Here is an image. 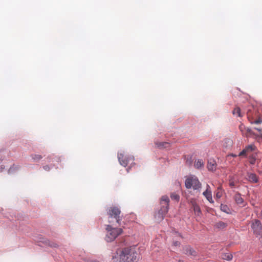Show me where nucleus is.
Segmentation results:
<instances>
[{"instance_id": "obj_1", "label": "nucleus", "mask_w": 262, "mask_h": 262, "mask_svg": "<svg viewBox=\"0 0 262 262\" xmlns=\"http://www.w3.org/2000/svg\"><path fill=\"white\" fill-rule=\"evenodd\" d=\"M138 254L132 249L125 248L118 250L113 256V262H137Z\"/></svg>"}, {"instance_id": "obj_2", "label": "nucleus", "mask_w": 262, "mask_h": 262, "mask_svg": "<svg viewBox=\"0 0 262 262\" xmlns=\"http://www.w3.org/2000/svg\"><path fill=\"white\" fill-rule=\"evenodd\" d=\"M108 224L121 225L123 216L121 210L116 206H112L106 210Z\"/></svg>"}, {"instance_id": "obj_3", "label": "nucleus", "mask_w": 262, "mask_h": 262, "mask_svg": "<svg viewBox=\"0 0 262 262\" xmlns=\"http://www.w3.org/2000/svg\"><path fill=\"white\" fill-rule=\"evenodd\" d=\"M120 225H113L108 224L106 226V234L105 240L108 242L114 241L119 235L123 232V230L118 227Z\"/></svg>"}, {"instance_id": "obj_4", "label": "nucleus", "mask_w": 262, "mask_h": 262, "mask_svg": "<svg viewBox=\"0 0 262 262\" xmlns=\"http://www.w3.org/2000/svg\"><path fill=\"white\" fill-rule=\"evenodd\" d=\"M169 199L167 195L163 196L161 199V208L156 215L159 220H163L168 211Z\"/></svg>"}, {"instance_id": "obj_5", "label": "nucleus", "mask_w": 262, "mask_h": 262, "mask_svg": "<svg viewBox=\"0 0 262 262\" xmlns=\"http://www.w3.org/2000/svg\"><path fill=\"white\" fill-rule=\"evenodd\" d=\"M185 185L187 188L189 189L192 187L194 190L200 189L202 185L195 176H190L187 178L185 181Z\"/></svg>"}, {"instance_id": "obj_6", "label": "nucleus", "mask_w": 262, "mask_h": 262, "mask_svg": "<svg viewBox=\"0 0 262 262\" xmlns=\"http://www.w3.org/2000/svg\"><path fill=\"white\" fill-rule=\"evenodd\" d=\"M251 227L255 235L258 236L261 234L262 226L259 221L256 220L252 222Z\"/></svg>"}, {"instance_id": "obj_7", "label": "nucleus", "mask_w": 262, "mask_h": 262, "mask_svg": "<svg viewBox=\"0 0 262 262\" xmlns=\"http://www.w3.org/2000/svg\"><path fill=\"white\" fill-rule=\"evenodd\" d=\"M118 160L120 164L124 167L126 166L130 161L134 160L133 157H127L123 153H120L118 155Z\"/></svg>"}, {"instance_id": "obj_8", "label": "nucleus", "mask_w": 262, "mask_h": 262, "mask_svg": "<svg viewBox=\"0 0 262 262\" xmlns=\"http://www.w3.org/2000/svg\"><path fill=\"white\" fill-rule=\"evenodd\" d=\"M203 194L210 203H214V201L212 199V192L210 190V187L209 185H207L206 190L203 193Z\"/></svg>"}, {"instance_id": "obj_9", "label": "nucleus", "mask_w": 262, "mask_h": 262, "mask_svg": "<svg viewBox=\"0 0 262 262\" xmlns=\"http://www.w3.org/2000/svg\"><path fill=\"white\" fill-rule=\"evenodd\" d=\"M234 199L237 204L242 206H244L245 202L244 199L239 193L237 192L234 195Z\"/></svg>"}, {"instance_id": "obj_10", "label": "nucleus", "mask_w": 262, "mask_h": 262, "mask_svg": "<svg viewBox=\"0 0 262 262\" xmlns=\"http://www.w3.org/2000/svg\"><path fill=\"white\" fill-rule=\"evenodd\" d=\"M248 180L249 181H250L251 183H257L258 181V179L257 176L255 174L253 173H248Z\"/></svg>"}, {"instance_id": "obj_11", "label": "nucleus", "mask_w": 262, "mask_h": 262, "mask_svg": "<svg viewBox=\"0 0 262 262\" xmlns=\"http://www.w3.org/2000/svg\"><path fill=\"white\" fill-rule=\"evenodd\" d=\"M207 168L209 170L214 171L216 169V163L214 161H208L207 163Z\"/></svg>"}, {"instance_id": "obj_12", "label": "nucleus", "mask_w": 262, "mask_h": 262, "mask_svg": "<svg viewBox=\"0 0 262 262\" xmlns=\"http://www.w3.org/2000/svg\"><path fill=\"white\" fill-rule=\"evenodd\" d=\"M224 190L223 189L222 186H219L217 187L216 192L215 193V197L217 199H220L224 193Z\"/></svg>"}, {"instance_id": "obj_13", "label": "nucleus", "mask_w": 262, "mask_h": 262, "mask_svg": "<svg viewBox=\"0 0 262 262\" xmlns=\"http://www.w3.org/2000/svg\"><path fill=\"white\" fill-rule=\"evenodd\" d=\"M227 226V224L222 221L216 223L215 227L220 229H223Z\"/></svg>"}, {"instance_id": "obj_14", "label": "nucleus", "mask_w": 262, "mask_h": 262, "mask_svg": "<svg viewBox=\"0 0 262 262\" xmlns=\"http://www.w3.org/2000/svg\"><path fill=\"white\" fill-rule=\"evenodd\" d=\"M204 162L203 160H198L195 162L194 166L196 168H200L204 166Z\"/></svg>"}, {"instance_id": "obj_15", "label": "nucleus", "mask_w": 262, "mask_h": 262, "mask_svg": "<svg viewBox=\"0 0 262 262\" xmlns=\"http://www.w3.org/2000/svg\"><path fill=\"white\" fill-rule=\"evenodd\" d=\"M193 211L194 212V213L196 215L200 216L202 214V212L201 210V208L199 205H196L195 207H193L192 208Z\"/></svg>"}, {"instance_id": "obj_16", "label": "nucleus", "mask_w": 262, "mask_h": 262, "mask_svg": "<svg viewBox=\"0 0 262 262\" xmlns=\"http://www.w3.org/2000/svg\"><path fill=\"white\" fill-rule=\"evenodd\" d=\"M232 113L234 115H236L238 117H242L241 114V109L239 107H236L232 111Z\"/></svg>"}, {"instance_id": "obj_17", "label": "nucleus", "mask_w": 262, "mask_h": 262, "mask_svg": "<svg viewBox=\"0 0 262 262\" xmlns=\"http://www.w3.org/2000/svg\"><path fill=\"white\" fill-rule=\"evenodd\" d=\"M220 207H221V210L222 211L225 212L227 213H228L230 211L229 208L226 205L221 204Z\"/></svg>"}, {"instance_id": "obj_18", "label": "nucleus", "mask_w": 262, "mask_h": 262, "mask_svg": "<svg viewBox=\"0 0 262 262\" xmlns=\"http://www.w3.org/2000/svg\"><path fill=\"white\" fill-rule=\"evenodd\" d=\"M254 135L255 134L251 129L247 128V129H246V131L244 136H245L246 137H251Z\"/></svg>"}, {"instance_id": "obj_19", "label": "nucleus", "mask_w": 262, "mask_h": 262, "mask_svg": "<svg viewBox=\"0 0 262 262\" xmlns=\"http://www.w3.org/2000/svg\"><path fill=\"white\" fill-rule=\"evenodd\" d=\"M239 129L241 132L242 135L244 136L246 131V129H247V128L245 126L243 123H241L239 126Z\"/></svg>"}, {"instance_id": "obj_20", "label": "nucleus", "mask_w": 262, "mask_h": 262, "mask_svg": "<svg viewBox=\"0 0 262 262\" xmlns=\"http://www.w3.org/2000/svg\"><path fill=\"white\" fill-rule=\"evenodd\" d=\"M186 254L195 256L196 254V252L192 248H187Z\"/></svg>"}, {"instance_id": "obj_21", "label": "nucleus", "mask_w": 262, "mask_h": 262, "mask_svg": "<svg viewBox=\"0 0 262 262\" xmlns=\"http://www.w3.org/2000/svg\"><path fill=\"white\" fill-rule=\"evenodd\" d=\"M31 157H32V159L35 161H38L42 158L41 156L39 155H36V154L32 155L31 156Z\"/></svg>"}, {"instance_id": "obj_22", "label": "nucleus", "mask_w": 262, "mask_h": 262, "mask_svg": "<svg viewBox=\"0 0 262 262\" xmlns=\"http://www.w3.org/2000/svg\"><path fill=\"white\" fill-rule=\"evenodd\" d=\"M170 198L172 200H176V201H179L180 196L175 193H172L170 195Z\"/></svg>"}, {"instance_id": "obj_23", "label": "nucleus", "mask_w": 262, "mask_h": 262, "mask_svg": "<svg viewBox=\"0 0 262 262\" xmlns=\"http://www.w3.org/2000/svg\"><path fill=\"white\" fill-rule=\"evenodd\" d=\"M255 148V146L253 145H249L246 147L245 149L249 153V152H251L253 150H254Z\"/></svg>"}, {"instance_id": "obj_24", "label": "nucleus", "mask_w": 262, "mask_h": 262, "mask_svg": "<svg viewBox=\"0 0 262 262\" xmlns=\"http://www.w3.org/2000/svg\"><path fill=\"white\" fill-rule=\"evenodd\" d=\"M157 145L158 147H162L166 148L169 146V143L167 142H162V143H159V144L157 143Z\"/></svg>"}, {"instance_id": "obj_25", "label": "nucleus", "mask_w": 262, "mask_h": 262, "mask_svg": "<svg viewBox=\"0 0 262 262\" xmlns=\"http://www.w3.org/2000/svg\"><path fill=\"white\" fill-rule=\"evenodd\" d=\"M190 204L191 205V208L192 209L193 207H195L196 205H198V203L196 202V201L194 199H192L190 200Z\"/></svg>"}, {"instance_id": "obj_26", "label": "nucleus", "mask_w": 262, "mask_h": 262, "mask_svg": "<svg viewBox=\"0 0 262 262\" xmlns=\"http://www.w3.org/2000/svg\"><path fill=\"white\" fill-rule=\"evenodd\" d=\"M223 258L224 259H226L227 260H230L232 259V254H231L230 253L225 254L223 256Z\"/></svg>"}, {"instance_id": "obj_27", "label": "nucleus", "mask_w": 262, "mask_h": 262, "mask_svg": "<svg viewBox=\"0 0 262 262\" xmlns=\"http://www.w3.org/2000/svg\"><path fill=\"white\" fill-rule=\"evenodd\" d=\"M261 122L262 119L260 118H259L258 119L254 121H251V124H260Z\"/></svg>"}, {"instance_id": "obj_28", "label": "nucleus", "mask_w": 262, "mask_h": 262, "mask_svg": "<svg viewBox=\"0 0 262 262\" xmlns=\"http://www.w3.org/2000/svg\"><path fill=\"white\" fill-rule=\"evenodd\" d=\"M248 152L246 150L245 148L239 152L238 156H246Z\"/></svg>"}, {"instance_id": "obj_29", "label": "nucleus", "mask_w": 262, "mask_h": 262, "mask_svg": "<svg viewBox=\"0 0 262 262\" xmlns=\"http://www.w3.org/2000/svg\"><path fill=\"white\" fill-rule=\"evenodd\" d=\"M229 185L231 187H234L235 186L234 182L233 181H232V180H230Z\"/></svg>"}, {"instance_id": "obj_30", "label": "nucleus", "mask_w": 262, "mask_h": 262, "mask_svg": "<svg viewBox=\"0 0 262 262\" xmlns=\"http://www.w3.org/2000/svg\"><path fill=\"white\" fill-rule=\"evenodd\" d=\"M250 112H251L250 110H249L248 111V112H247V116H248V118L249 120H250V116H251Z\"/></svg>"}, {"instance_id": "obj_31", "label": "nucleus", "mask_w": 262, "mask_h": 262, "mask_svg": "<svg viewBox=\"0 0 262 262\" xmlns=\"http://www.w3.org/2000/svg\"><path fill=\"white\" fill-rule=\"evenodd\" d=\"M254 129L257 130L259 133H261L262 132V129L261 128L254 127Z\"/></svg>"}, {"instance_id": "obj_32", "label": "nucleus", "mask_w": 262, "mask_h": 262, "mask_svg": "<svg viewBox=\"0 0 262 262\" xmlns=\"http://www.w3.org/2000/svg\"><path fill=\"white\" fill-rule=\"evenodd\" d=\"M43 168H44V169H45V170H49V169H50V168H49V167L48 165L45 166L43 167Z\"/></svg>"}, {"instance_id": "obj_33", "label": "nucleus", "mask_w": 262, "mask_h": 262, "mask_svg": "<svg viewBox=\"0 0 262 262\" xmlns=\"http://www.w3.org/2000/svg\"><path fill=\"white\" fill-rule=\"evenodd\" d=\"M50 246L51 247H57V245L56 244L53 243V244H52L50 245Z\"/></svg>"}, {"instance_id": "obj_34", "label": "nucleus", "mask_w": 262, "mask_h": 262, "mask_svg": "<svg viewBox=\"0 0 262 262\" xmlns=\"http://www.w3.org/2000/svg\"><path fill=\"white\" fill-rule=\"evenodd\" d=\"M179 244H180V243H179L178 242H175V243H174V245L175 246H178V245H179Z\"/></svg>"}, {"instance_id": "obj_35", "label": "nucleus", "mask_w": 262, "mask_h": 262, "mask_svg": "<svg viewBox=\"0 0 262 262\" xmlns=\"http://www.w3.org/2000/svg\"><path fill=\"white\" fill-rule=\"evenodd\" d=\"M4 168V167H2V166H1L0 167V171H2Z\"/></svg>"}, {"instance_id": "obj_36", "label": "nucleus", "mask_w": 262, "mask_h": 262, "mask_svg": "<svg viewBox=\"0 0 262 262\" xmlns=\"http://www.w3.org/2000/svg\"><path fill=\"white\" fill-rule=\"evenodd\" d=\"M231 156H232V157H236V156H237L236 155H233V154H231Z\"/></svg>"}, {"instance_id": "obj_37", "label": "nucleus", "mask_w": 262, "mask_h": 262, "mask_svg": "<svg viewBox=\"0 0 262 262\" xmlns=\"http://www.w3.org/2000/svg\"><path fill=\"white\" fill-rule=\"evenodd\" d=\"M260 235H261V237H262V231H261V234H260Z\"/></svg>"}, {"instance_id": "obj_38", "label": "nucleus", "mask_w": 262, "mask_h": 262, "mask_svg": "<svg viewBox=\"0 0 262 262\" xmlns=\"http://www.w3.org/2000/svg\"><path fill=\"white\" fill-rule=\"evenodd\" d=\"M260 262H262V259L261 260V261Z\"/></svg>"}]
</instances>
